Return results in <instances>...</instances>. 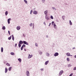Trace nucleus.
Masks as SVG:
<instances>
[{
	"mask_svg": "<svg viewBox=\"0 0 76 76\" xmlns=\"http://www.w3.org/2000/svg\"><path fill=\"white\" fill-rule=\"evenodd\" d=\"M23 44V41H22L21 40L19 42V44L18 45V46L19 48H20V47H21V44Z\"/></svg>",
	"mask_w": 76,
	"mask_h": 76,
	"instance_id": "nucleus-1",
	"label": "nucleus"
},
{
	"mask_svg": "<svg viewBox=\"0 0 76 76\" xmlns=\"http://www.w3.org/2000/svg\"><path fill=\"white\" fill-rule=\"evenodd\" d=\"M63 71H61L60 72V73H59V75H60V76H61V75H62V74H63Z\"/></svg>",
	"mask_w": 76,
	"mask_h": 76,
	"instance_id": "nucleus-2",
	"label": "nucleus"
},
{
	"mask_svg": "<svg viewBox=\"0 0 76 76\" xmlns=\"http://www.w3.org/2000/svg\"><path fill=\"white\" fill-rule=\"evenodd\" d=\"M23 44H26V45H28V43L27 42L25 41H23Z\"/></svg>",
	"mask_w": 76,
	"mask_h": 76,
	"instance_id": "nucleus-3",
	"label": "nucleus"
},
{
	"mask_svg": "<svg viewBox=\"0 0 76 76\" xmlns=\"http://www.w3.org/2000/svg\"><path fill=\"white\" fill-rule=\"evenodd\" d=\"M58 54H59L58 53H56L54 54V56L55 57H56V56H58Z\"/></svg>",
	"mask_w": 76,
	"mask_h": 76,
	"instance_id": "nucleus-4",
	"label": "nucleus"
},
{
	"mask_svg": "<svg viewBox=\"0 0 76 76\" xmlns=\"http://www.w3.org/2000/svg\"><path fill=\"white\" fill-rule=\"evenodd\" d=\"M31 57H32V55H30L29 54L28 58H31Z\"/></svg>",
	"mask_w": 76,
	"mask_h": 76,
	"instance_id": "nucleus-5",
	"label": "nucleus"
},
{
	"mask_svg": "<svg viewBox=\"0 0 76 76\" xmlns=\"http://www.w3.org/2000/svg\"><path fill=\"white\" fill-rule=\"evenodd\" d=\"M26 75L27 76H29V72L28 71H27L26 72Z\"/></svg>",
	"mask_w": 76,
	"mask_h": 76,
	"instance_id": "nucleus-6",
	"label": "nucleus"
},
{
	"mask_svg": "<svg viewBox=\"0 0 76 76\" xmlns=\"http://www.w3.org/2000/svg\"><path fill=\"white\" fill-rule=\"evenodd\" d=\"M66 55L67 56H72V55H70V53H66Z\"/></svg>",
	"mask_w": 76,
	"mask_h": 76,
	"instance_id": "nucleus-7",
	"label": "nucleus"
},
{
	"mask_svg": "<svg viewBox=\"0 0 76 76\" xmlns=\"http://www.w3.org/2000/svg\"><path fill=\"white\" fill-rule=\"evenodd\" d=\"M33 14H34L35 15H37V11H34L33 12Z\"/></svg>",
	"mask_w": 76,
	"mask_h": 76,
	"instance_id": "nucleus-8",
	"label": "nucleus"
},
{
	"mask_svg": "<svg viewBox=\"0 0 76 76\" xmlns=\"http://www.w3.org/2000/svg\"><path fill=\"white\" fill-rule=\"evenodd\" d=\"M45 19H47V20H49V18H48V16H47V15H46Z\"/></svg>",
	"mask_w": 76,
	"mask_h": 76,
	"instance_id": "nucleus-9",
	"label": "nucleus"
},
{
	"mask_svg": "<svg viewBox=\"0 0 76 76\" xmlns=\"http://www.w3.org/2000/svg\"><path fill=\"white\" fill-rule=\"evenodd\" d=\"M20 29V27L19 26H18L17 27V30H19Z\"/></svg>",
	"mask_w": 76,
	"mask_h": 76,
	"instance_id": "nucleus-10",
	"label": "nucleus"
},
{
	"mask_svg": "<svg viewBox=\"0 0 76 76\" xmlns=\"http://www.w3.org/2000/svg\"><path fill=\"white\" fill-rule=\"evenodd\" d=\"M48 63H49V61H46L45 63V65H47V64H48Z\"/></svg>",
	"mask_w": 76,
	"mask_h": 76,
	"instance_id": "nucleus-11",
	"label": "nucleus"
},
{
	"mask_svg": "<svg viewBox=\"0 0 76 76\" xmlns=\"http://www.w3.org/2000/svg\"><path fill=\"white\" fill-rule=\"evenodd\" d=\"M10 20H11V19L9 18L8 19V23L9 24L10 23Z\"/></svg>",
	"mask_w": 76,
	"mask_h": 76,
	"instance_id": "nucleus-12",
	"label": "nucleus"
},
{
	"mask_svg": "<svg viewBox=\"0 0 76 76\" xmlns=\"http://www.w3.org/2000/svg\"><path fill=\"white\" fill-rule=\"evenodd\" d=\"M7 70H8L7 68V67H6L5 69V73H6L7 72Z\"/></svg>",
	"mask_w": 76,
	"mask_h": 76,
	"instance_id": "nucleus-13",
	"label": "nucleus"
},
{
	"mask_svg": "<svg viewBox=\"0 0 76 76\" xmlns=\"http://www.w3.org/2000/svg\"><path fill=\"white\" fill-rule=\"evenodd\" d=\"M18 60L19 61L20 63L22 61V59L20 58H18Z\"/></svg>",
	"mask_w": 76,
	"mask_h": 76,
	"instance_id": "nucleus-14",
	"label": "nucleus"
},
{
	"mask_svg": "<svg viewBox=\"0 0 76 76\" xmlns=\"http://www.w3.org/2000/svg\"><path fill=\"white\" fill-rule=\"evenodd\" d=\"M12 66L10 67L8 69V70H9V71H10L12 69Z\"/></svg>",
	"mask_w": 76,
	"mask_h": 76,
	"instance_id": "nucleus-15",
	"label": "nucleus"
},
{
	"mask_svg": "<svg viewBox=\"0 0 76 76\" xmlns=\"http://www.w3.org/2000/svg\"><path fill=\"white\" fill-rule=\"evenodd\" d=\"M48 13V11L47 10H46L44 12V13L45 15H46L47 13Z\"/></svg>",
	"mask_w": 76,
	"mask_h": 76,
	"instance_id": "nucleus-16",
	"label": "nucleus"
},
{
	"mask_svg": "<svg viewBox=\"0 0 76 76\" xmlns=\"http://www.w3.org/2000/svg\"><path fill=\"white\" fill-rule=\"evenodd\" d=\"M1 51L2 53H3V47L1 48Z\"/></svg>",
	"mask_w": 76,
	"mask_h": 76,
	"instance_id": "nucleus-17",
	"label": "nucleus"
},
{
	"mask_svg": "<svg viewBox=\"0 0 76 76\" xmlns=\"http://www.w3.org/2000/svg\"><path fill=\"white\" fill-rule=\"evenodd\" d=\"M10 54L12 56H15V53L13 52H11L10 53Z\"/></svg>",
	"mask_w": 76,
	"mask_h": 76,
	"instance_id": "nucleus-18",
	"label": "nucleus"
},
{
	"mask_svg": "<svg viewBox=\"0 0 76 76\" xmlns=\"http://www.w3.org/2000/svg\"><path fill=\"white\" fill-rule=\"evenodd\" d=\"M53 26L55 28H57V26L56 25V24H54L53 25Z\"/></svg>",
	"mask_w": 76,
	"mask_h": 76,
	"instance_id": "nucleus-19",
	"label": "nucleus"
},
{
	"mask_svg": "<svg viewBox=\"0 0 76 76\" xmlns=\"http://www.w3.org/2000/svg\"><path fill=\"white\" fill-rule=\"evenodd\" d=\"M6 65H7V66H10V64H9L8 63H7L6 64Z\"/></svg>",
	"mask_w": 76,
	"mask_h": 76,
	"instance_id": "nucleus-20",
	"label": "nucleus"
},
{
	"mask_svg": "<svg viewBox=\"0 0 76 76\" xmlns=\"http://www.w3.org/2000/svg\"><path fill=\"white\" fill-rule=\"evenodd\" d=\"M12 40H13V41H14V36L13 35H12Z\"/></svg>",
	"mask_w": 76,
	"mask_h": 76,
	"instance_id": "nucleus-21",
	"label": "nucleus"
},
{
	"mask_svg": "<svg viewBox=\"0 0 76 76\" xmlns=\"http://www.w3.org/2000/svg\"><path fill=\"white\" fill-rule=\"evenodd\" d=\"M7 14H8V12H7V11L5 12V14L6 16H7Z\"/></svg>",
	"mask_w": 76,
	"mask_h": 76,
	"instance_id": "nucleus-22",
	"label": "nucleus"
},
{
	"mask_svg": "<svg viewBox=\"0 0 76 76\" xmlns=\"http://www.w3.org/2000/svg\"><path fill=\"white\" fill-rule=\"evenodd\" d=\"M2 29H3V30H4L6 29V28L5 27V26H3V27Z\"/></svg>",
	"mask_w": 76,
	"mask_h": 76,
	"instance_id": "nucleus-23",
	"label": "nucleus"
},
{
	"mask_svg": "<svg viewBox=\"0 0 76 76\" xmlns=\"http://www.w3.org/2000/svg\"><path fill=\"white\" fill-rule=\"evenodd\" d=\"M46 54L47 56H50V54L47 53H46Z\"/></svg>",
	"mask_w": 76,
	"mask_h": 76,
	"instance_id": "nucleus-24",
	"label": "nucleus"
},
{
	"mask_svg": "<svg viewBox=\"0 0 76 76\" xmlns=\"http://www.w3.org/2000/svg\"><path fill=\"white\" fill-rule=\"evenodd\" d=\"M66 60L68 61H70V59H69V58H66Z\"/></svg>",
	"mask_w": 76,
	"mask_h": 76,
	"instance_id": "nucleus-25",
	"label": "nucleus"
},
{
	"mask_svg": "<svg viewBox=\"0 0 76 76\" xmlns=\"http://www.w3.org/2000/svg\"><path fill=\"white\" fill-rule=\"evenodd\" d=\"M11 38H12V36H10V37H8V39H9V40H10V39H11Z\"/></svg>",
	"mask_w": 76,
	"mask_h": 76,
	"instance_id": "nucleus-26",
	"label": "nucleus"
},
{
	"mask_svg": "<svg viewBox=\"0 0 76 76\" xmlns=\"http://www.w3.org/2000/svg\"><path fill=\"white\" fill-rule=\"evenodd\" d=\"M50 18L51 19H54V18H53V16L51 15L50 16Z\"/></svg>",
	"mask_w": 76,
	"mask_h": 76,
	"instance_id": "nucleus-27",
	"label": "nucleus"
},
{
	"mask_svg": "<svg viewBox=\"0 0 76 76\" xmlns=\"http://www.w3.org/2000/svg\"><path fill=\"white\" fill-rule=\"evenodd\" d=\"M69 23L70 24V25H72V22H71V20H69Z\"/></svg>",
	"mask_w": 76,
	"mask_h": 76,
	"instance_id": "nucleus-28",
	"label": "nucleus"
},
{
	"mask_svg": "<svg viewBox=\"0 0 76 76\" xmlns=\"http://www.w3.org/2000/svg\"><path fill=\"white\" fill-rule=\"evenodd\" d=\"M24 1L25 3H26V4L27 3V1H26V0H24Z\"/></svg>",
	"mask_w": 76,
	"mask_h": 76,
	"instance_id": "nucleus-29",
	"label": "nucleus"
},
{
	"mask_svg": "<svg viewBox=\"0 0 76 76\" xmlns=\"http://www.w3.org/2000/svg\"><path fill=\"white\" fill-rule=\"evenodd\" d=\"M33 11L31 10L30 11V14L31 15H32V13Z\"/></svg>",
	"mask_w": 76,
	"mask_h": 76,
	"instance_id": "nucleus-30",
	"label": "nucleus"
},
{
	"mask_svg": "<svg viewBox=\"0 0 76 76\" xmlns=\"http://www.w3.org/2000/svg\"><path fill=\"white\" fill-rule=\"evenodd\" d=\"M73 75V73H72L69 75V76H72Z\"/></svg>",
	"mask_w": 76,
	"mask_h": 76,
	"instance_id": "nucleus-31",
	"label": "nucleus"
},
{
	"mask_svg": "<svg viewBox=\"0 0 76 76\" xmlns=\"http://www.w3.org/2000/svg\"><path fill=\"white\" fill-rule=\"evenodd\" d=\"M23 46H22L21 48V50H23Z\"/></svg>",
	"mask_w": 76,
	"mask_h": 76,
	"instance_id": "nucleus-32",
	"label": "nucleus"
},
{
	"mask_svg": "<svg viewBox=\"0 0 76 76\" xmlns=\"http://www.w3.org/2000/svg\"><path fill=\"white\" fill-rule=\"evenodd\" d=\"M35 45L36 47H38V44L36 43H35Z\"/></svg>",
	"mask_w": 76,
	"mask_h": 76,
	"instance_id": "nucleus-33",
	"label": "nucleus"
},
{
	"mask_svg": "<svg viewBox=\"0 0 76 76\" xmlns=\"http://www.w3.org/2000/svg\"><path fill=\"white\" fill-rule=\"evenodd\" d=\"M68 67H71L72 66V65L71 64H69L68 65Z\"/></svg>",
	"mask_w": 76,
	"mask_h": 76,
	"instance_id": "nucleus-34",
	"label": "nucleus"
},
{
	"mask_svg": "<svg viewBox=\"0 0 76 76\" xmlns=\"http://www.w3.org/2000/svg\"><path fill=\"white\" fill-rule=\"evenodd\" d=\"M76 70V67H75L74 68V70Z\"/></svg>",
	"mask_w": 76,
	"mask_h": 76,
	"instance_id": "nucleus-35",
	"label": "nucleus"
},
{
	"mask_svg": "<svg viewBox=\"0 0 76 76\" xmlns=\"http://www.w3.org/2000/svg\"><path fill=\"white\" fill-rule=\"evenodd\" d=\"M22 47H23H23H25V45L24 44H23V45H22Z\"/></svg>",
	"mask_w": 76,
	"mask_h": 76,
	"instance_id": "nucleus-36",
	"label": "nucleus"
},
{
	"mask_svg": "<svg viewBox=\"0 0 76 76\" xmlns=\"http://www.w3.org/2000/svg\"><path fill=\"white\" fill-rule=\"evenodd\" d=\"M39 54H42V53L41 52H39Z\"/></svg>",
	"mask_w": 76,
	"mask_h": 76,
	"instance_id": "nucleus-37",
	"label": "nucleus"
},
{
	"mask_svg": "<svg viewBox=\"0 0 76 76\" xmlns=\"http://www.w3.org/2000/svg\"><path fill=\"white\" fill-rule=\"evenodd\" d=\"M16 46H17V44H15V47H16Z\"/></svg>",
	"mask_w": 76,
	"mask_h": 76,
	"instance_id": "nucleus-38",
	"label": "nucleus"
},
{
	"mask_svg": "<svg viewBox=\"0 0 76 76\" xmlns=\"http://www.w3.org/2000/svg\"><path fill=\"white\" fill-rule=\"evenodd\" d=\"M8 34H9V35H10V31H8Z\"/></svg>",
	"mask_w": 76,
	"mask_h": 76,
	"instance_id": "nucleus-39",
	"label": "nucleus"
},
{
	"mask_svg": "<svg viewBox=\"0 0 76 76\" xmlns=\"http://www.w3.org/2000/svg\"><path fill=\"white\" fill-rule=\"evenodd\" d=\"M54 23V21H52V24H53V23Z\"/></svg>",
	"mask_w": 76,
	"mask_h": 76,
	"instance_id": "nucleus-40",
	"label": "nucleus"
},
{
	"mask_svg": "<svg viewBox=\"0 0 76 76\" xmlns=\"http://www.w3.org/2000/svg\"><path fill=\"white\" fill-rule=\"evenodd\" d=\"M30 26H32V23H31L30 25Z\"/></svg>",
	"mask_w": 76,
	"mask_h": 76,
	"instance_id": "nucleus-41",
	"label": "nucleus"
},
{
	"mask_svg": "<svg viewBox=\"0 0 76 76\" xmlns=\"http://www.w3.org/2000/svg\"><path fill=\"white\" fill-rule=\"evenodd\" d=\"M24 51H26V49H24Z\"/></svg>",
	"mask_w": 76,
	"mask_h": 76,
	"instance_id": "nucleus-42",
	"label": "nucleus"
},
{
	"mask_svg": "<svg viewBox=\"0 0 76 76\" xmlns=\"http://www.w3.org/2000/svg\"><path fill=\"white\" fill-rule=\"evenodd\" d=\"M50 25H51V23H50L49 24V26H50Z\"/></svg>",
	"mask_w": 76,
	"mask_h": 76,
	"instance_id": "nucleus-43",
	"label": "nucleus"
},
{
	"mask_svg": "<svg viewBox=\"0 0 76 76\" xmlns=\"http://www.w3.org/2000/svg\"><path fill=\"white\" fill-rule=\"evenodd\" d=\"M72 49H73V50L74 49H75V48H73Z\"/></svg>",
	"mask_w": 76,
	"mask_h": 76,
	"instance_id": "nucleus-44",
	"label": "nucleus"
},
{
	"mask_svg": "<svg viewBox=\"0 0 76 76\" xmlns=\"http://www.w3.org/2000/svg\"><path fill=\"white\" fill-rule=\"evenodd\" d=\"M41 70H43V69H41Z\"/></svg>",
	"mask_w": 76,
	"mask_h": 76,
	"instance_id": "nucleus-45",
	"label": "nucleus"
},
{
	"mask_svg": "<svg viewBox=\"0 0 76 76\" xmlns=\"http://www.w3.org/2000/svg\"><path fill=\"white\" fill-rule=\"evenodd\" d=\"M75 58H76V55L75 56Z\"/></svg>",
	"mask_w": 76,
	"mask_h": 76,
	"instance_id": "nucleus-46",
	"label": "nucleus"
},
{
	"mask_svg": "<svg viewBox=\"0 0 76 76\" xmlns=\"http://www.w3.org/2000/svg\"><path fill=\"white\" fill-rule=\"evenodd\" d=\"M44 24H45V23H44Z\"/></svg>",
	"mask_w": 76,
	"mask_h": 76,
	"instance_id": "nucleus-47",
	"label": "nucleus"
},
{
	"mask_svg": "<svg viewBox=\"0 0 76 76\" xmlns=\"http://www.w3.org/2000/svg\"><path fill=\"white\" fill-rule=\"evenodd\" d=\"M63 19L64 20V18H63Z\"/></svg>",
	"mask_w": 76,
	"mask_h": 76,
	"instance_id": "nucleus-48",
	"label": "nucleus"
},
{
	"mask_svg": "<svg viewBox=\"0 0 76 76\" xmlns=\"http://www.w3.org/2000/svg\"><path fill=\"white\" fill-rule=\"evenodd\" d=\"M74 76V75H73V76Z\"/></svg>",
	"mask_w": 76,
	"mask_h": 76,
	"instance_id": "nucleus-49",
	"label": "nucleus"
}]
</instances>
